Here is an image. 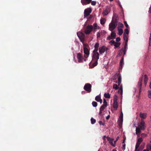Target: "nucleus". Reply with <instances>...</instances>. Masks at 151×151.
Instances as JSON below:
<instances>
[{
  "label": "nucleus",
  "mask_w": 151,
  "mask_h": 151,
  "mask_svg": "<svg viewBox=\"0 0 151 151\" xmlns=\"http://www.w3.org/2000/svg\"><path fill=\"white\" fill-rule=\"evenodd\" d=\"M99 53H92V60L94 62L92 64V66L90 67L91 68H92L96 66L98 64V61L99 59Z\"/></svg>",
  "instance_id": "f257e3e1"
},
{
  "label": "nucleus",
  "mask_w": 151,
  "mask_h": 151,
  "mask_svg": "<svg viewBox=\"0 0 151 151\" xmlns=\"http://www.w3.org/2000/svg\"><path fill=\"white\" fill-rule=\"evenodd\" d=\"M112 78L113 80H116L118 79V83L119 86L122 82V77L120 74L119 72L118 73H117L115 75L113 76Z\"/></svg>",
  "instance_id": "f03ea898"
},
{
  "label": "nucleus",
  "mask_w": 151,
  "mask_h": 151,
  "mask_svg": "<svg viewBox=\"0 0 151 151\" xmlns=\"http://www.w3.org/2000/svg\"><path fill=\"white\" fill-rule=\"evenodd\" d=\"M93 29V27L92 25H88L84 28V32L86 35H89Z\"/></svg>",
  "instance_id": "7ed1b4c3"
},
{
  "label": "nucleus",
  "mask_w": 151,
  "mask_h": 151,
  "mask_svg": "<svg viewBox=\"0 0 151 151\" xmlns=\"http://www.w3.org/2000/svg\"><path fill=\"white\" fill-rule=\"evenodd\" d=\"M77 35L80 41L83 43L84 41L85 35L84 34L81 32H77Z\"/></svg>",
  "instance_id": "20e7f679"
},
{
  "label": "nucleus",
  "mask_w": 151,
  "mask_h": 151,
  "mask_svg": "<svg viewBox=\"0 0 151 151\" xmlns=\"http://www.w3.org/2000/svg\"><path fill=\"white\" fill-rule=\"evenodd\" d=\"M109 49L105 46H103L99 48V52L100 54L101 55L105 52H107V51Z\"/></svg>",
  "instance_id": "39448f33"
},
{
  "label": "nucleus",
  "mask_w": 151,
  "mask_h": 151,
  "mask_svg": "<svg viewBox=\"0 0 151 151\" xmlns=\"http://www.w3.org/2000/svg\"><path fill=\"white\" fill-rule=\"evenodd\" d=\"M91 87L92 86L90 84L87 83L85 84L83 88L85 90L89 93L91 91Z\"/></svg>",
  "instance_id": "423d86ee"
},
{
  "label": "nucleus",
  "mask_w": 151,
  "mask_h": 151,
  "mask_svg": "<svg viewBox=\"0 0 151 151\" xmlns=\"http://www.w3.org/2000/svg\"><path fill=\"white\" fill-rule=\"evenodd\" d=\"M119 18L116 14H114L112 17L111 22L117 25Z\"/></svg>",
  "instance_id": "0eeeda50"
},
{
  "label": "nucleus",
  "mask_w": 151,
  "mask_h": 151,
  "mask_svg": "<svg viewBox=\"0 0 151 151\" xmlns=\"http://www.w3.org/2000/svg\"><path fill=\"white\" fill-rule=\"evenodd\" d=\"M91 12L92 9L90 8H88L86 9L84 11V17H86L89 15Z\"/></svg>",
  "instance_id": "6e6552de"
},
{
  "label": "nucleus",
  "mask_w": 151,
  "mask_h": 151,
  "mask_svg": "<svg viewBox=\"0 0 151 151\" xmlns=\"http://www.w3.org/2000/svg\"><path fill=\"white\" fill-rule=\"evenodd\" d=\"M77 58L78 61L79 63H82L83 62V60L84 61H86V59H84L81 54L80 53H78L77 54Z\"/></svg>",
  "instance_id": "1a4fd4ad"
},
{
  "label": "nucleus",
  "mask_w": 151,
  "mask_h": 151,
  "mask_svg": "<svg viewBox=\"0 0 151 151\" xmlns=\"http://www.w3.org/2000/svg\"><path fill=\"white\" fill-rule=\"evenodd\" d=\"M143 78L141 77L139 79V81L138 83V86L139 89V93L140 94L141 92V86H142V82Z\"/></svg>",
  "instance_id": "9d476101"
},
{
  "label": "nucleus",
  "mask_w": 151,
  "mask_h": 151,
  "mask_svg": "<svg viewBox=\"0 0 151 151\" xmlns=\"http://www.w3.org/2000/svg\"><path fill=\"white\" fill-rule=\"evenodd\" d=\"M83 51L84 52L85 54L84 57L86 58H87L88 57V56L89 55L90 52L89 51L86 47H83Z\"/></svg>",
  "instance_id": "9b49d317"
},
{
  "label": "nucleus",
  "mask_w": 151,
  "mask_h": 151,
  "mask_svg": "<svg viewBox=\"0 0 151 151\" xmlns=\"http://www.w3.org/2000/svg\"><path fill=\"white\" fill-rule=\"evenodd\" d=\"M117 26V25L111 22L109 25V30L111 31H113L115 29Z\"/></svg>",
  "instance_id": "f8f14e48"
},
{
  "label": "nucleus",
  "mask_w": 151,
  "mask_h": 151,
  "mask_svg": "<svg viewBox=\"0 0 151 151\" xmlns=\"http://www.w3.org/2000/svg\"><path fill=\"white\" fill-rule=\"evenodd\" d=\"M138 127L141 130H144L145 128V122L143 120H142L140 124L139 125Z\"/></svg>",
  "instance_id": "ddd939ff"
},
{
  "label": "nucleus",
  "mask_w": 151,
  "mask_h": 151,
  "mask_svg": "<svg viewBox=\"0 0 151 151\" xmlns=\"http://www.w3.org/2000/svg\"><path fill=\"white\" fill-rule=\"evenodd\" d=\"M110 11V8L109 6H107L106 7V9L104 11L103 13V14L104 16H106L107 15Z\"/></svg>",
  "instance_id": "4468645a"
},
{
  "label": "nucleus",
  "mask_w": 151,
  "mask_h": 151,
  "mask_svg": "<svg viewBox=\"0 0 151 151\" xmlns=\"http://www.w3.org/2000/svg\"><path fill=\"white\" fill-rule=\"evenodd\" d=\"M92 0H81V2L83 5H85L90 4Z\"/></svg>",
  "instance_id": "2eb2a0df"
},
{
  "label": "nucleus",
  "mask_w": 151,
  "mask_h": 151,
  "mask_svg": "<svg viewBox=\"0 0 151 151\" xmlns=\"http://www.w3.org/2000/svg\"><path fill=\"white\" fill-rule=\"evenodd\" d=\"M107 139V140L113 146H114V145H113V139H112L110 137H106Z\"/></svg>",
  "instance_id": "dca6fc26"
},
{
  "label": "nucleus",
  "mask_w": 151,
  "mask_h": 151,
  "mask_svg": "<svg viewBox=\"0 0 151 151\" xmlns=\"http://www.w3.org/2000/svg\"><path fill=\"white\" fill-rule=\"evenodd\" d=\"M123 119H119L117 123L120 127H122V124Z\"/></svg>",
  "instance_id": "f3484780"
},
{
  "label": "nucleus",
  "mask_w": 151,
  "mask_h": 151,
  "mask_svg": "<svg viewBox=\"0 0 151 151\" xmlns=\"http://www.w3.org/2000/svg\"><path fill=\"white\" fill-rule=\"evenodd\" d=\"M147 114L146 113H140L139 114V116L142 118L145 119L147 117Z\"/></svg>",
  "instance_id": "a211bd4d"
},
{
  "label": "nucleus",
  "mask_w": 151,
  "mask_h": 151,
  "mask_svg": "<svg viewBox=\"0 0 151 151\" xmlns=\"http://www.w3.org/2000/svg\"><path fill=\"white\" fill-rule=\"evenodd\" d=\"M141 130L138 127L136 128V133L137 135H139L141 132Z\"/></svg>",
  "instance_id": "6ab92c4d"
},
{
  "label": "nucleus",
  "mask_w": 151,
  "mask_h": 151,
  "mask_svg": "<svg viewBox=\"0 0 151 151\" xmlns=\"http://www.w3.org/2000/svg\"><path fill=\"white\" fill-rule=\"evenodd\" d=\"M118 34L120 35H122L123 32V29L122 28H119L118 27Z\"/></svg>",
  "instance_id": "aec40b11"
},
{
  "label": "nucleus",
  "mask_w": 151,
  "mask_h": 151,
  "mask_svg": "<svg viewBox=\"0 0 151 151\" xmlns=\"http://www.w3.org/2000/svg\"><path fill=\"white\" fill-rule=\"evenodd\" d=\"M113 106L115 109H117L118 107L117 102H114L113 104Z\"/></svg>",
  "instance_id": "412c9836"
},
{
  "label": "nucleus",
  "mask_w": 151,
  "mask_h": 151,
  "mask_svg": "<svg viewBox=\"0 0 151 151\" xmlns=\"http://www.w3.org/2000/svg\"><path fill=\"white\" fill-rule=\"evenodd\" d=\"M116 34L113 32H112L111 34V39H114L116 37Z\"/></svg>",
  "instance_id": "4be33fe9"
},
{
  "label": "nucleus",
  "mask_w": 151,
  "mask_h": 151,
  "mask_svg": "<svg viewBox=\"0 0 151 151\" xmlns=\"http://www.w3.org/2000/svg\"><path fill=\"white\" fill-rule=\"evenodd\" d=\"M148 80V78L147 76L146 75H144V83L146 85Z\"/></svg>",
  "instance_id": "5701e85b"
},
{
  "label": "nucleus",
  "mask_w": 151,
  "mask_h": 151,
  "mask_svg": "<svg viewBox=\"0 0 151 151\" xmlns=\"http://www.w3.org/2000/svg\"><path fill=\"white\" fill-rule=\"evenodd\" d=\"M94 30H96L97 29H99V27L98 25L96 23H94L93 25Z\"/></svg>",
  "instance_id": "b1692460"
},
{
  "label": "nucleus",
  "mask_w": 151,
  "mask_h": 151,
  "mask_svg": "<svg viewBox=\"0 0 151 151\" xmlns=\"http://www.w3.org/2000/svg\"><path fill=\"white\" fill-rule=\"evenodd\" d=\"M106 19L105 18H102L100 19V23L101 24H104L106 22Z\"/></svg>",
  "instance_id": "393cba45"
},
{
  "label": "nucleus",
  "mask_w": 151,
  "mask_h": 151,
  "mask_svg": "<svg viewBox=\"0 0 151 151\" xmlns=\"http://www.w3.org/2000/svg\"><path fill=\"white\" fill-rule=\"evenodd\" d=\"M104 96L106 98L109 99L110 98V96L109 93H105Z\"/></svg>",
  "instance_id": "a878e982"
},
{
  "label": "nucleus",
  "mask_w": 151,
  "mask_h": 151,
  "mask_svg": "<svg viewBox=\"0 0 151 151\" xmlns=\"http://www.w3.org/2000/svg\"><path fill=\"white\" fill-rule=\"evenodd\" d=\"M124 61V58L123 57H122V58H121L120 61V65L121 67H122V65L123 64H124L123 63Z\"/></svg>",
  "instance_id": "bb28decb"
},
{
  "label": "nucleus",
  "mask_w": 151,
  "mask_h": 151,
  "mask_svg": "<svg viewBox=\"0 0 151 151\" xmlns=\"http://www.w3.org/2000/svg\"><path fill=\"white\" fill-rule=\"evenodd\" d=\"M120 92L121 94H122L123 93V87L122 84H121L120 86V88L119 90V92Z\"/></svg>",
  "instance_id": "cd10ccee"
},
{
  "label": "nucleus",
  "mask_w": 151,
  "mask_h": 151,
  "mask_svg": "<svg viewBox=\"0 0 151 151\" xmlns=\"http://www.w3.org/2000/svg\"><path fill=\"white\" fill-rule=\"evenodd\" d=\"M101 99V97L99 95L96 96L95 98V100L97 102H99Z\"/></svg>",
  "instance_id": "c85d7f7f"
},
{
  "label": "nucleus",
  "mask_w": 151,
  "mask_h": 151,
  "mask_svg": "<svg viewBox=\"0 0 151 151\" xmlns=\"http://www.w3.org/2000/svg\"><path fill=\"white\" fill-rule=\"evenodd\" d=\"M140 144L137 142L135 146V151H137L138 148L139 147Z\"/></svg>",
  "instance_id": "c756f323"
},
{
  "label": "nucleus",
  "mask_w": 151,
  "mask_h": 151,
  "mask_svg": "<svg viewBox=\"0 0 151 151\" xmlns=\"http://www.w3.org/2000/svg\"><path fill=\"white\" fill-rule=\"evenodd\" d=\"M107 106V105H104L103 104L101 106L100 109L103 111Z\"/></svg>",
  "instance_id": "7c9ffc66"
},
{
  "label": "nucleus",
  "mask_w": 151,
  "mask_h": 151,
  "mask_svg": "<svg viewBox=\"0 0 151 151\" xmlns=\"http://www.w3.org/2000/svg\"><path fill=\"white\" fill-rule=\"evenodd\" d=\"M123 38L125 40H127L128 41V36L126 34H123Z\"/></svg>",
  "instance_id": "2f4dec72"
},
{
  "label": "nucleus",
  "mask_w": 151,
  "mask_h": 151,
  "mask_svg": "<svg viewBox=\"0 0 151 151\" xmlns=\"http://www.w3.org/2000/svg\"><path fill=\"white\" fill-rule=\"evenodd\" d=\"M121 43L120 42H116L115 44L114 45V46H115V47H119V46L120 45Z\"/></svg>",
  "instance_id": "473e14b6"
},
{
  "label": "nucleus",
  "mask_w": 151,
  "mask_h": 151,
  "mask_svg": "<svg viewBox=\"0 0 151 151\" xmlns=\"http://www.w3.org/2000/svg\"><path fill=\"white\" fill-rule=\"evenodd\" d=\"M143 139L142 137H139L137 140V143L141 144V143L142 142Z\"/></svg>",
  "instance_id": "72a5a7b5"
},
{
  "label": "nucleus",
  "mask_w": 151,
  "mask_h": 151,
  "mask_svg": "<svg viewBox=\"0 0 151 151\" xmlns=\"http://www.w3.org/2000/svg\"><path fill=\"white\" fill-rule=\"evenodd\" d=\"M92 105L93 107H96L97 106V103L96 102L93 101L92 102Z\"/></svg>",
  "instance_id": "f704fd0d"
},
{
  "label": "nucleus",
  "mask_w": 151,
  "mask_h": 151,
  "mask_svg": "<svg viewBox=\"0 0 151 151\" xmlns=\"http://www.w3.org/2000/svg\"><path fill=\"white\" fill-rule=\"evenodd\" d=\"M123 48L119 51L118 54L119 56H120L122 55L123 53Z\"/></svg>",
  "instance_id": "c9c22d12"
},
{
  "label": "nucleus",
  "mask_w": 151,
  "mask_h": 151,
  "mask_svg": "<svg viewBox=\"0 0 151 151\" xmlns=\"http://www.w3.org/2000/svg\"><path fill=\"white\" fill-rule=\"evenodd\" d=\"M118 86H118L117 84H114L113 86V88L116 90L118 89L119 88Z\"/></svg>",
  "instance_id": "e433bc0d"
},
{
  "label": "nucleus",
  "mask_w": 151,
  "mask_h": 151,
  "mask_svg": "<svg viewBox=\"0 0 151 151\" xmlns=\"http://www.w3.org/2000/svg\"><path fill=\"white\" fill-rule=\"evenodd\" d=\"M99 44L98 42L96 43L94 45V48H99Z\"/></svg>",
  "instance_id": "4c0bfd02"
},
{
  "label": "nucleus",
  "mask_w": 151,
  "mask_h": 151,
  "mask_svg": "<svg viewBox=\"0 0 151 151\" xmlns=\"http://www.w3.org/2000/svg\"><path fill=\"white\" fill-rule=\"evenodd\" d=\"M91 123L94 124L96 122V120L93 118H91Z\"/></svg>",
  "instance_id": "58836bf2"
},
{
  "label": "nucleus",
  "mask_w": 151,
  "mask_h": 151,
  "mask_svg": "<svg viewBox=\"0 0 151 151\" xmlns=\"http://www.w3.org/2000/svg\"><path fill=\"white\" fill-rule=\"evenodd\" d=\"M129 33V31L128 29H124V34H126V35L127 34V35H128Z\"/></svg>",
  "instance_id": "ea45409f"
},
{
  "label": "nucleus",
  "mask_w": 151,
  "mask_h": 151,
  "mask_svg": "<svg viewBox=\"0 0 151 151\" xmlns=\"http://www.w3.org/2000/svg\"><path fill=\"white\" fill-rule=\"evenodd\" d=\"M109 43H111V45H114L116 42L113 40H112L109 42Z\"/></svg>",
  "instance_id": "a19ab883"
},
{
  "label": "nucleus",
  "mask_w": 151,
  "mask_h": 151,
  "mask_svg": "<svg viewBox=\"0 0 151 151\" xmlns=\"http://www.w3.org/2000/svg\"><path fill=\"white\" fill-rule=\"evenodd\" d=\"M99 49V48H94V49L92 53H98V51Z\"/></svg>",
  "instance_id": "79ce46f5"
},
{
  "label": "nucleus",
  "mask_w": 151,
  "mask_h": 151,
  "mask_svg": "<svg viewBox=\"0 0 151 151\" xmlns=\"http://www.w3.org/2000/svg\"><path fill=\"white\" fill-rule=\"evenodd\" d=\"M117 96L116 95H115V96L114 97L113 102H117Z\"/></svg>",
  "instance_id": "37998d69"
},
{
  "label": "nucleus",
  "mask_w": 151,
  "mask_h": 151,
  "mask_svg": "<svg viewBox=\"0 0 151 151\" xmlns=\"http://www.w3.org/2000/svg\"><path fill=\"white\" fill-rule=\"evenodd\" d=\"M118 26L119 27H124V25L121 22H119L118 24Z\"/></svg>",
  "instance_id": "c03bdc74"
},
{
  "label": "nucleus",
  "mask_w": 151,
  "mask_h": 151,
  "mask_svg": "<svg viewBox=\"0 0 151 151\" xmlns=\"http://www.w3.org/2000/svg\"><path fill=\"white\" fill-rule=\"evenodd\" d=\"M148 96L150 98H151V91H148Z\"/></svg>",
  "instance_id": "a18cd8bd"
},
{
  "label": "nucleus",
  "mask_w": 151,
  "mask_h": 151,
  "mask_svg": "<svg viewBox=\"0 0 151 151\" xmlns=\"http://www.w3.org/2000/svg\"><path fill=\"white\" fill-rule=\"evenodd\" d=\"M91 4L92 5L95 6L96 5V1H91Z\"/></svg>",
  "instance_id": "49530a36"
},
{
  "label": "nucleus",
  "mask_w": 151,
  "mask_h": 151,
  "mask_svg": "<svg viewBox=\"0 0 151 151\" xmlns=\"http://www.w3.org/2000/svg\"><path fill=\"white\" fill-rule=\"evenodd\" d=\"M103 101V105H105L107 106V102H106V100L105 99H104Z\"/></svg>",
  "instance_id": "de8ad7c7"
},
{
  "label": "nucleus",
  "mask_w": 151,
  "mask_h": 151,
  "mask_svg": "<svg viewBox=\"0 0 151 151\" xmlns=\"http://www.w3.org/2000/svg\"><path fill=\"white\" fill-rule=\"evenodd\" d=\"M119 119H123V114L122 112L121 113Z\"/></svg>",
  "instance_id": "09e8293b"
},
{
  "label": "nucleus",
  "mask_w": 151,
  "mask_h": 151,
  "mask_svg": "<svg viewBox=\"0 0 151 151\" xmlns=\"http://www.w3.org/2000/svg\"><path fill=\"white\" fill-rule=\"evenodd\" d=\"M124 24L125 26L127 27V28H128L129 27V26L127 22L126 21H124Z\"/></svg>",
  "instance_id": "8fccbe9b"
},
{
  "label": "nucleus",
  "mask_w": 151,
  "mask_h": 151,
  "mask_svg": "<svg viewBox=\"0 0 151 151\" xmlns=\"http://www.w3.org/2000/svg\"><path fill=\"white\" fill-rule=\"evenodd\" d=\"M147 150H151V145H150L147 147Z\"/></svg>",
  "instance_id": "3c124183"
},
{
  "label": "nucleus",
  "mask_w": 151,
  "mask_h": 151,
  "mask_svg": "<svg viewBox=\"0 0 151 151\" xmlns=\"http://www.w3.org/2000/svg\"><path fill=\"white\" fill-rule=\"evenodd\" d=\"M97 38H99L100 37V34L99 33V32H98L97 33V35H96Z\"/></svg>",
  "instance_id": "603ef678"
},
{
  "label": "nucleus",
  "mask_w": 151,
  "mask_h": 151,
  "mask_svg": "<svg viewBox=\"0 0 151 151\" xmlns=\"http://www.w3.org/2000/svg\"><path fill=\"white\" fill-rule=\"evenodd\" d=\"M120 40V37H117L116 39V41L117 42H119Z\"/></svg>",
  "instance_id": "864d4df0"
},
{
  "label": "nucleus",
  "mask_w": 151,
  "mask_h": 151,
  "mask_svg": "<svg viewBox=\"0 0 151 151\" xmlns=\"http://www.w3.org/2000/svg\"><path fill=\"white\" fill-rule=\"evenodd\" d=\"M99 123L100 125H104V124L101 121H99Z\"/></svg>",
  "instance_id": "5fc2aeb1"
},
{
  "label": "nucleus",
  "mask_w": 151,
  "mask_h": 151,
  "mask_svg": "<svg viewBox=\"0 0 151 151\" xmlns=\"http://www.w3.org/2000/svg\"><path fill=\"white\" fill-rule=\"evenodd\" d=\"M128 42V41H127V40H126L124 46H126V47H127Z\"/></svg>",
  "instance_id": "6e6d98bb"
},
{
  "label": "nucleus",
  "mask_w": 151,
  "mask_h": 151,
  "mask_svg": "<svg viewBox=\"0 0 151 151\" xmlns=\"http://www.w3.org/2000/svg\"><path fill=\"white\" fill-rule=\"evenodd\" d=\"M126 51H127V50H125V49H124V50L123 49V52H124V55H125L126 53Z\"/></svg>",
  "instance_id": "4d7b16f0"
},
{
  "label": "nucleus",
  "mask_w": 151,
  "mask_h": 151,
  "mask_svg": "<svg viewBox=\"0 0 151 151\" xmlns=\"http://www.w3.org/2000/svg\"><path fill=\"white\" fill-rule=\"evenodd\" d=\"M126 145L125 144H123L122 145V148L124 150H125V148Z\"/></svg>",
  "instance_id": "13d9d810"
},
{
  "label": "nucleus",
  "mask_w": 151,
  "mask_h": 151,
  "mask_svg": "<svg viewBox=\"0 0 151 151\" xmlns=\"http://www.w3.org/2000/svg\"><path fill=\"white\" fill-rule=\"evenodd\" d=\"M107 39H108V40H110L111 39H111V37L110 36H109L107 37Z\"/></svg>",
  "instance_id": "bf43d9fd"
},
{
  "label": "nucleus",
  "mask_w": 151,
  "mask_h": 151,
  "mask_svg": "<svg viewBox=\"0 0 151 151\" xmlns=\"http://www.w3.org/2000/svg\"><path fill=\"white\" fill-rule=\"evenodd\" d=\"M103 111V110H100V109H99V114H101L102 113V111Z\"/></svg>",
  "instance_id": "052dcab7"
},
{
  "label": "nucleus",
  "mask_w": 151,
  "mask_h": 151,
  "mask_svg": "<svg viewBox=\"0 0 151 151\" xmlns=\"http://www.w3.org/2000/svg\"><path fill=\"white\" fill-rule=\"evenodd\" d=\"M102 100L101 99L100 100V101H99V102H100V103L101 104L102 103Z\"/></svg>",
  "instance_id": "680f3d73"
},
{
  "label": "nucleus",
  "mask_w": 151,
  "mask_h": 151,
  "mask_svg": "<svg viewBox=\"0 0 151 151\" xmlns=\"http://www.w3.org/2000/svg\"><path fill=\"white\" fill-rule=\"evenodd\" d=\"M109 117H110L109 115H108L107 116L106 119H108L109 118Z\"/></svg>",
  "instance_id": "e2e57ef3"
},
{
  "label": "nucleus",
  "mask_w": 151,
  "mask_h": 151,
  "mask_svg": "<svg viewBox=\"0 0 151 151\" xmlns=\"http://www.w3.org/2000/svg\"><path fill=\"white\" fill-rule=\"evenodd\" d=\"M105 137H106L105 136H104L103 137V139H104V140H105Z\"/></svg>",
  "instance_id": "0e129e2a"
},
{
  "label": "nucleus",
  "mask_w": 151,
  "mask_h": 151,
  "mask_svg": "<svg viewBox=\"0 0 151 151\" xmlns=\"http://www.w3.org/2000/svg\"><path fill=\"white\" fill-rule=\"evenodd\" d=\"M127 47H126V46H124V49L127 50Z\"/></svg>",
  "instance_id": "69168bd1"
},
{
  "label": "nucleus",
  "mask_w": 151,
  "mask_h": 151,
  "mask_svg": "<svg viewBox=\"0 0 151 151\" xmlns=\"http://www.w3.org/2000/svg\"><path fill=\"white\" fill-rule=\"evenodd\" d=\"M119 138V137H116V140L117 141L118 140V139Z\"/></svg>",
  "instance_id": "338daca9"
},
{
  "label": "nucleus",
  "mask_w": 151,
  "mask_h": 151,
  "mask_svg": "<svg viewBox=\"0 0 151 151\" xmlns=\"http://www.w3.org/2000/svg\"><path fill=\"white\" fill-rule=\"evenodd\" d=\"M150 88L151 89V82L150 83Z\"/></svg>",
  "instance_id": "774afa93"
}]
</instances>
